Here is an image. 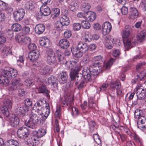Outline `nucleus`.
<instances>
[{
  "label": "nucleus",
  "mask_w": 146,
  "mask_h": 146,
  "mask_svg": "<svg viewBox=\"0 0 146 146\" xmlns=\"http://www.w3.org/2000/svg\"><path fill=\"white\" fill-rule=\"evenodd\" d=\"M134 140L139 144L140 145H142V141L140 138L137 135L134 133L132 135Z\"/></svg>",
  "instance_id": "45"
},
{
  "label": "nucleus",
  "mask_w": 146,
  "mask_h": 146,
  "mask_svg": "<svg viewBox=\"0 0 146 146\" xmlns=\"http://www.w3.org/2000/svg\"><path fill=\"white\" fill-rule=\"evenodd\" d=\"M6 145V146H19L17 141L13 139H10L7 141Z\"/></svg>",
  "instance_id": "39"
},
{
  "label": "nucleus",
  "mask_w": 146,
  "mask_h": 146,
  "mask_svg": "<svg viewBox=\"0 0 146 146\" xmlns=\"http://www.w3.org/2000/svg\"><path fill=\"white\" fill-rule=\"evenodd\" d=\"M30 31V28L29 27L25 26L23 28V33L25 35L29 34Z\"/></svg>",
  "instance_id": "51"
},
{
  "label": "nucleus",
  "mask_w": 146,
  "mask_h": 146,
  "mask_svg": "<svg viewBox=\"0 0 146 146\" xmlns=\"http://www.w3.org/2000/svg\"><path fill=\"white\" fill-rule=\"evenodd\" d=\"M82 7L83 10L86 12L90 9V6L88 3H84L82 5Z\"/></svg>",
  "instance_id": "49"
},
{
  "label": "nucleus",
  "mask_w": 146,
  "mask_h": 146,
  "mask_svg": "<svg viewBox=\"0 0 146 146\" xmlns=\"http://www.w3.org/2000/svg\"><path fill=\"white\" fill-rule=\"evenodd\" d=\"M82 62L84 64L88 63L89 62V58L88 55L84 56L82 59Z\"/></svg>",
  "instance_id": "61"
},
{
  "label": "nucleus",
  "mask_w": 146,
  "mask_h": 146,
  "mask_svg": "<svg viewBox=\"0 0 146 146\" xmlns=\"http://www.w3.org/2000/svg\"><path fill=\"white\" fill-rule=\"evenodd\" d=\"M39 55L38 51H32L29 53V58L30 60L33 62L38 58Z\"/></svg>",
  "instance_id": "22"
},
{
  "label": "nucleus",
  "mask_w": 146,
  "mask_h": 146,
  "mask_svg": "<svg viewBox=\"0 0 146 146\" xmlns=\"http://www.w3.org/2000/svg\"><path fill=\"white\" fill-rule=\"evenodd\" d=\"M110 86L111 89L116 90L117 95H120L121 94L122 91L120 89L121 84L119 81L116 80L111 82Z\"/></svg>",
  "instance_id": "10"
},
{
  "label": "nucleus",
  "mask_w": 146,
  "mask_h": 146,
  "mask_svg": "<svg viewBox=\"0 0 146 146\" xmlns=\"http://www.w3.org/2000/svg\"><path fill=\"white\" fill-rule=\"evenodd\" d=\"M64 26L60 21H57L56 22L54 25V29L55 30L58 31H60L63 30V27Z\"/></svg>",
  "instance_id": "40"
},
{
  "label": "nucleus",
  "mask_w": 146,
  "mask_h": 146,
  "mask_svg": "<svg viewBox=\"0 0 146 146\" xmlns=\"http://www.w3.org/2000/svg\"><path fill=\"white\" fill-rule=\"evenodd\" d=\"M56 54L59 62L61 61L63 59L64 57L63 56V54L60 51H57Z\"/></svg>",
  "instance_id": "53"
},
{
  "label": "nucleus",
  "mask_w": 146,
  "mask_h": 146,
  "mask_svg": "<svg viewBox=\"0 0 146 146\" xmlns=\"http://www.w3.org/2000/svg\"><path fill=\"white\" fill-rule=\"evenodd\" d=\"M25 105L23 106L24 107L27 106L29 108V107L31 106L32 104V101L29 98L26 99L25 100Z\"/></svg>",
  "instance_id": "58"
},
{
  "label": "nucleus",
  "mask_w": 146,
  "mask_h": 146,
  "mask_svg": "<svg viewBox=\"0 0 146 146\" xmlns=\"http://www.w3.org/2000/svg\"><path fill=\"white\" fill-rule=\"evenodd\" d=\"M25 14L24 10L23 9H20L14 13L13 16L16 21H20L23 18Z\"/></svg>",
  "instance_id": "13"
},
{
  "label": "nucleus",
  "mask_w": 146,
  "mask_h": 146,
  "mask_svg": "<svg viewBox=\"0 0 146 146\" xmlns=\"http://www.w3.org/2000/svg\"><path fill=\"white\" fill-rule=\"evenodd\" d=\"M69 110H70L72 111V115H77L78 114V110L77 108L75 107H73L72 106L70 107L69 109H68Z\"/></svg>",
  "instance_id": "59"
},
{
  "label": "nucleus",
  "mask_w": 146,
  "mask_h": 146,
  "mask_svg": "<svg viewBox=\"0 0 146 146\" xmlns=\"http://www.w3.org/2000/svg\"><path fill=\"white\" fill-rule=\"evenodd\" d=\"M59 43L60 46L63 49L68 48L70 45V43L68 41L64 38L60 40L59 41Z\"/></svg>",
  "instance_id": "27"
},
{
  "label": "nucleus",
  "mask_w": 146,
  "mask_h": 146,
  "mask_svg": "<svg viewBox=\"0 0 146 146\" xmlns=\"http://www.w3.org/2000/svg\"><path fill=\"white\" fill-rule=\"evenodd\" d=\"M37 136L38 137L40 138L44 136L46 134V131L44 129H40L38 131H35Z\"/></svg>",
  "instance_id": "44"
},
{
  "label": "nucleus",
  "mask_w": 146,
  "mask_h": 146,
  "mask_svg": "<svg viewBox=\"0 0 146 146\" xmlns=\"http://www.w3.org/2000/svg\"><path fill=\"white\" fill-rule=\"evenodd\" d=\"M140 7L143 11H146V0L142 1L140 4Z\"/></svg>",
  "instance_id": "57"
},
{
  "label": "nucleus",
  "mask_w": 146,
  "mask_h": 146,
  "mask_svg": "<svg viewBox=\"0 0 146 146\" xmlns=\"http://www.w3.org/2000/svg\"><path fill=\"white\" fill-rule=\"evenodd\" d=\"M59 82L61 84H64L66 82L68 75L66 72L62 71L59 74Z\"/></svg>",
  "instance_id": "25"
},
{
  "label": "nucleus",
  "mask_w": 146,
  "mask_h": 146,
  "mask_svg": "<svg viewBox=\"0 0 146 146\" xmlns=\"http://www.w3.org/2000/svg\"><path fill=\"white\" fill-rule=\"evenodd\" d=\"M140 111L139 110H136L134 112V117L135 119H137L138 120L141 116L140 115Z\"/></svg>",
  "instance_id": "60"
},
{
  "label": "nucleus",
  "mask_w": 146,
  "mask_h": 146,
  "mask_svg": "<svg viewBox=\"0 0 146 146\" xmlns=\"http://www.w3.org/2000/svg\"><path fill=\"white\" fill-rule=\"evenodd\" d=\"M121 12L123 15H125L128 13V9L127 7L125 6L123 7L121 9Z\"/></svg>",
  "instance_id": "64"
},
{
  "label": "nucleus",
  "mask_w": 146,
  "mask_h": 146,
  "mask_svg": "<svg viewBox=\"0 0 146 146\" xmlns=\"http://www.w3.org/2000/svg\"><path fill=\"white\" fill-rule=\"evenodd\" d=\"M134 92L136 93L137 98L139 100H143L146 96V90L141 85L137 86Z\"/></svg>",
  "instance_id": "6"
},
{
  "label": "nucleus",
  "mask_w": 146,
  "mask_h": 146,
  "mask_svg": "<svg viewBox=\"0 0 146 146\" xmlns=\"http://www.w3.org/2000/svg\"><path fill=\"white\" fill-rule=\"evenodd\" d=\"M28 48L29 49L35 51L36 48V46L34 43L31 42L28 44Z\"/></svg>",
  "instance_id": "56"
},
{
  "label": "nucleus",
  "mask_w": 146,
  "mask_h": 146,
  "mask_svg": "<svg viewBox=\"0 0 146 146\" xmlns=\"http://www.w3.org/2000/svg\"><path fill=\"white\" fill-rule=\"evenodd\" d=\"M53 16L54 17H58L60 14V10L57 8H54L53 10Z\"/></svg>",
  "instance_id": "50"
},
{
  "label": "nucleus",
  "mask_w": 146,
  "mask_h": 146,
  "mask_svg": "<svg viewBox=\"0 0 146 146\" xmlns=\"http://www.w3.org/2000/svg\"><path fill=\"white\" fill-rule=\"evenodd\" d=\"M45 29V26L42 24H38L35 28V32L39 34H40L44 32Z\"/></svg>",
  "instance_id": "29"
},
{
  "label": "nucleus",
  "mask_w": 146,
  "mask_h": 146,
  "mask_svg": "<svg viewBox=\"0 0 146 146\" xmlns=\"http://www.w3.org/2000/svg\"><path fill=\"white\" fill-rule=\"evenodd\" d=\"M113 40L114 39L110 36H107L105 37L104 44L105 46L108 49L112 48L113 46Z\"/></svg>",
  "instance_id": "17"
},
{
  "label": "nucleus",
  "mask_w": 146,
  "mask_h": 146,
  "mask_svg": "<svg viewBox=\"0 0 146 146\" xmlns=\"http://www.w3.org/2000/svg\"><path fill=\"white\" fill-rule=\"evenodd\" d=\"M138 39L137 37L135 36L131 38L125 39L123 40L124 46L127 50L134 46L137 43Z\"/></svg>",
  "instance_id": "4"
},
{
  "label": "nucleus",
  "mask_w": 146,
  "mask_h": 146,
  "mask_svg": "<svg viewBox=\"0 0 146 146\" xmlns=\"http://www.w3.org/2000/svg\"><path fill=\"white\" fill-rule=\"evenodd\" d=\"M17 64L21 68L24 65V62L25 58L23 56H19L16 57Z\"/></svg>",
  "instance_id": "34"
},
{
  "label": "nucleus",
  "mask_w": 146,
  "mask_h": 146,
  "mask_svg": "<svg viewBox=\"0 0 146 146\" xmlns=\"http://www.w3.org/2000/svg\"><path fill=\"white\" fill-rule=\"evenodd\" d=\"M78 48L82 52H85L88 48V46L86 43L84 42H80L78 45Z\"/></svg>",
  "instance_id": "30"
},
{
  "label": "nucleus",
  "mask_w": 146,
  "mask_h": 146,
  "mask_svg": "<svg viewBox=\"0 0 146 146\" xmlns=\"http://www.w3.org/2000/svg\"><path fill=\"white\" fill-rule=\"evenodd\" d=\"M71 51L73 54L76 57L80 58L83 55L82 52L78 48H73L71 49Z\"/></svg>",
  "instance_id": "31"
},
{
  "label": "nucleus",
  "mask_w": 146,
  "mask_h": 146,
  "mask_svg": "<svg viewBox=\"0 0 146 146\" xmlns=\"http://www.w3.org/2000/svg\"><path fill=\"white\" fill-rule=\"evenodd\" d=\"M37 89L39 93H45L46 94L48 93V91L46 89V87L44 85H42L38 88H37Z\"/></svg>",
  "instance_id": "42"
},
{
  "label": "nucleus",
  "mask_w": 146,
  "mask_h": 146,
  "mask_svg": "<svg viewBox=\"0 0 146 146\" xmlns=\"http://www.w3.org/2000/svg\"><path fill=\"white\" fill-rule=\"evenodd\" d=\"M102 60V57L101 56L99 55L94 57L93 59L94 62L93 66L96 67H100L102 64L103 61Z\"/></svg>",
  "instance_id": "19"
},
{
  "label": "nucleus",
  "mask_w": 146,
  "mask_h": 146,
  "mask_svg": "<svg viewBox=\"0 0 146 146\" xmlns=\"http://www.w3.org/2000/svg\"><path fill=\"white\" fill-rule=\"evenodd\" d=\"M44 108L42 107V102L41 100H38L36 102L32 108L31 112L32 113H37L40 116H42L45 115V111L44 112Z\"/></svg>",
  "instance_id": "3"
},
{
  "label": "nucleus",
  "mask_w": 146,
  "mask_h": 146,
  "mask_svg": "<svg viewBox=\"0 0 146 146\" xmlns=\"http://www.w3.org/2000/svg\"><path fill=\"white\" fill-rule=\"evenodd\" d=\"M45 108V115L42 116H40L38 114L32 112L29 115V119L28 121H26L25 124L29 128L34 129L35 127L36 124L39 123H43L46 119L50 113V108L49 104H46Z\"/></svg>",
  "instance_id": "2"
},
{
  "label": "nucleus",
  "mask_w": 146,
  "mask_h": 146,
  "mask_svg": "<svg viewBox=\"0 0 146 146\" xmlns=\"http://www.w3.org/2000/svg\"><path fill=\"white\" fill-rule=\"evenodd\" d=\"M88 21H82L81 25L83 28L86 29H88L90 27V24Z\"/></svg>",
  "instance_id": "48"
},
{
  "label": "nucleus",
  "mask_w": 146,
  "mask_h": 146,
  "mask_svg": "<svg viewBox=\"0 0 146 146\" xmlns=\"http://www.w3.org/2000/svg\"><path fill=\"white\" fill-rule=\"evenodd\" d=\"M81 25L78 23H75L73 25V29L75 31H78L81 29Z\"/></svg>",
  "instance_id": "52"
},
{
  "label": "nucleus",
  "mask_w": 146,
  "mask_h": 146,
  "mask_svg": "<svg viewBox=\"0 0 146 146\" xmlns=\"http://www.w3.org/2000/svg\"><path fill=\"white\" fill-rule=\"evenodd\" d=\"M112 28L111 24L108 22H105L102 25V31L104 35H106L109 33Z\"/></svg>",
  "instance_id": "16"
},
{
  "label": "nucleus",
  "mask_w": 146,
  "mask_h": 146,
  "mask_svg": "<svg viewBox=\"0 0 146 146\" xmlns=\"http://www.w3.org/2000/svg\"><path fill=\"white\" fill-rule=\"evenodd\" d=\"M1 72L2 74L7 76L9 78H14L17 76V70L11 68H8L1 69Z\"/></svg>",
  "instance_id": "7"
},
{
  "label": "nucleus",
  "mask_w": 146,
  "mask_h": 146,
  "mask_svg": "<svg viewBox=\"0 0 146 146\" xmlns=\"http://www.w3.org/2000/svg\"><path fill=\"white\" fill-rule=\"evenodd\" d=\"M40 11L42 14L44 16L49 15L51 12L50 8L45 5H42L40 8Z\"/></svg>",
  "instance_id": "24"
},
{
  "label": "nucleus",
  "mask_w": 146,
  "mask_h": 146,
  "mask_svg": "<svg viewBox=\"0 0 146 146\" xmlns=\"http://www.w3.org/2000/svg\"><path fill=\"white\" fill-rule=\"evenodd\" d=\"M52 68L48 66H41L39 69L40 73L43 75L50 74L52 72Z\"/></svg>",
  "instance_id": "18"
},
{
  "label": "nucleus",
  "mask_w": 146,
  "mask_h": 146,
  "mask_svg": "<svg viewBox=\"0 0 146 146\" xmlns=\"http://www.w3.org/2000/svg\"><path fill=\"white\" fill-rule=\"evenodd\" d=\"M31 40L30 38L27 36H24L22 43L24 44H28L31 42Z\"/></svg>",
  "instance_id": "55"
},
{
  "label": "nucleus",
  "mask_w": 146,
  "mask_h": 146,
  "mask_svg": "<svg viewBox=\"0 0 146 146\" xmlns=\"http://www.w3.org/2000/svg\"><path fill=\"white\" fill-rule=\"evenodd\" d=\"M23 86L22 81L20 79H15L11 84L9 88V90L11 91H15Z\"/></svg>",
  "instance_id": "9"
},
{
  "label": "nucleus",
  "mask_w": 146,
  "mask_h": 146,
  "mask_svg": "<svg viewBox=\"0 0 146 146\" xmlns=\"http://www.w3.org/2000/svg\"><path fill=\"white\" fill-rule=\"evenodd\" d=\"M114 61V60L113 58L109 59L106 63H103V67L106 70H108L110 68Z\"/></svg>",
  "instance_id": "36"
},
{
  "label": "nucleus",
  "mask_w": 146,
  "mask_h": 146,
  "mask_svg": "<svg viewBox=\"0 0 146 146\" xmlns=\"http://www.w3.org/2000/svg\"><path fill=\"white\" fill-rule=\"evenodd\" d=\"M19 121L18 118L17 117H15L11 119L10 123L12 126L16 127L19 124Z\"/></svg>",
  "instance_id": "38"
},
{
  "label": "nucleus",
  "mask_w": 146,
  "mask_h": 146,
  "mask_svg": "<svg viewBox=\"0 0 146 146\" xmlns=\"http://www.w3.org/2000/svg\"><path fill=\"white\" fill-rule=\"evenodd\" d=\"M17 133L19 138H23L28 137L29 134V131L26 127H22L18 130Z\"/></svg>",
  "instance_id": "12"
},
{
  "label": "nucleus",
  "mask_w": 146,
  "mask_h": 146,
  "mask_svg": "<svg viewBox=\"0 0 146 146\" xmlns=\"http://www.w3.org/2000/svg\"><path fill=\"white\" fill-rule=\"evenodd\" d=\"M24 36H21L19 35H17L15 36L16 40L18 42L22 43Z\"/></svg>",
  "instance_id": "54"
},
{
  "label": "nucleus",
  "mask_w": 146,
  "mask_h": 146,
  "mask_svg": "<svg viewBox=\"0 0 146 146\" xmlns=\"http://www.w3.org/2000/svg\"><path fill=\"white\" fill-rule=\"evenodd\" d=\"M9 82V80L6 76L2 75L0 76V84L2 85L7 86Z\"/></svg>",
  "instance_id": "32"
},
{
  "label": "nucleus",
  "mask_w": 146,
  "mask_h": 146,
  "mask_svg": "<svg viewBox=\"0 0 146 146\" xmlns=\"http://www.w3.org/2000/svg\"><path fill=\"white\" fill-rule=\"evenodd\" d=\"M40 45L45 47H50L51 45V42L50 40L46 37L42 38L39 40Z\"/></svg>",
  "instance_id": "21"
},
{
  "label": "nucleus",
  "mask_w": 146,
  "mask_h": 146,
  "mask_svg": "<svg viewBox=\"0 0 146 146\" xmlns=\"http://www.w3.org/2000/svg\"><path fill=\"white\" fill-rule=\"evenodd\" d=\"M138 41L141 42L146 38V30H144L138 34L136 36Z\"/></svg>",
  "instance_id": "33"
},
{
  "label": "nucleus",
  "mask_w": 146,
  "mask_h": 146,
  "mask_svg": "<svg viewBox=\"0 0 146 146\" xmlns=\"http://www.w3.org/2000/svg\"><path fill=\"white\" fill-rule=\"evenodd\" d=\"M73 98L72 96H65L62 103L64 105L63 106L68 107V109H69L73 105Z\"/></svg>",
  "instance_id": "14"
},
{
  "label": "nucleus",
  "mask_w": 146,
  "mask_h": 146,
  "mask_svg": "<svg viewBox=\"0 0 146 146\" xmlns=\"http://www.w3.org/2000/svg\"><path fill=\"white\" fill-rule=\"evenodd\" d=\"M12 103L9 99L6 100L4 102V106H3L1 110L3 115L6 117H8L9 115L8 110L11 109L12 108Z\"/></svg>",
  "instance_id": "5"
},
{
  "label": "nucleus",
  "mask_w": 146,
  "mask_h": 146,
  "mask_svg": "<svg viewBox=\"0 0 146 146\" xmlns=\"http://www.w3.org/2000/svg\"><path fill=\"white\" fill-rule=\"evenodd\" d=\"M96 14L93 12H88L85 13V20L87 21H93L96 19Z\"/></svg>",
  "instance_id": "23"
},
{
  "label": "nucleus",
  "mask_w": 146,
  "mask_h": 146,
  "mask_svg": "<svg viewBox=\"0 0 146 146\" xmlns=\"http://www.w3.org/2000/svg\"><path fill=\"white\" fill-rule=\"evenodd\" d=\"M2 54L4 57H6L8 55L11 54L12 52L10 48L9 47L6 46L5 45H3L1 48Z\"/></svg>",
  "instance_id": "26"
},
{
  "label": "nucleus",
  "mask_w": 146,
  "mask_h": 146,
  "mask_svg": "<svg viewBox=\"0 0 146 146\" xmlns=\"http://www.w3.org/2000/svg\"><path fill=\"white\" fill-rule=\"evenodd\" d=\"M47 62L50 65L54 64L56 62L55 55L54 53L51 49L47 50L46 51Z\"/></svg>",
  "instance_id": "8"
},
{
  "label": "nucleus",
  "mask_w": 146,
  "mask_h": 146,
  "mask_svg": "<svg viewBox=\"0 0 146 146\" xmlns=\"http://www.w3.org/2000/svg\"><path fill=\"white\" fill-rule=\"evenodd\" d=\"M34 84L33 81L28 78L27 79L25 82V84L27 86H30L33 85Z\"/></svg>",
  "instance_id": "62"
},
{
  "label": "nucleus",
  "mask_w": 146,
  "mask_h": 146,
  "mask_svg": "<svg viewBox=\"0 0 146 146\" xmlns=\"http://www.w3.org/2000/svg\"><path fill=\"white\" fill-rule=\"evenodd\" d=\"M60 21L64 26L68 25L70 21L67 17L65 15H63L60 19Z\"/></svg>",
  "instance_id": "35"
},
{
  "label": "nucleus",
  "mask_w": 146,
  "mask_h": 146,
  "mask_svg": "<svg viewBox=\"0 0 146 146\" xmlns=\"http://www.w3.org/2000/svg\"><path fill=\"white\" fill-rule=\"evenodd\" d=\"M29 108L27 106L24 107L23 105L17 106L15 109L16 113L19 116H24L26 112L29 110Z\"/></svg>",
  "instance_id": "11"
},
{
  "label": "nucleus",
  "mask_w": 146,
  "mask_h": 146,
  "mask_svg": "<svg viewBox=\"0 0 146 146\" xmlns=\"http://www.w3.org/2000/svg\"><path fill=\"white\" fill-rule=\"evenodd\" d=\"M132 31V27L131 26L129 25H126L125 26L124 30L122 31L121 33L123 40L125 39H128L127 38L129 36Z\"/></svg>",
  "instance_id": "15"
},
{
  "label": "nucleus",
  "mask_w": 146,
  "mask_h": 146,
  "mask_svg": "<svg viewBox=\"0 0 146 146\" xmlns=\"http://www.w3.org/2000/svg\"><path fill=\"white\" fill-rule=\"evenodd\" d=\"M137 126L141 129H145L146 128V118L141 116L137 121Z\"/></svg>",
  "instance_id": "20"
},
{
  "label": "nucleus",
  "mask_w": 146,
  "mask_h": 146,
  "mask_svg": "<svg viewBox=\"0 0 146 146\" xmlns=\"http://www.w3.org/2000/svg\"><path fill=\"white\" fill-rule=\"evenodd\" d=\"M130 18L131 19H134L138 17L139 13L136 9L134 7H131L130 9Z\"/></svg>",
  "instance_id": "28"
},
{
  "label": "nucleus",
  "mask_w": 146,
  "mask_h": 146,
  "mask_svg": "<svg viewBox=\"0 0 146 146\" xmlns=\"http://www.w3.org/2000/svg\"><path fill=\"white\" fill-rule=\"evenodd\" d=\"M48 84H51L53 85L56 84L57 82L56 78L53 76H51L48 78Z\"/></svg>",
  "instance_id": "47"
},
{
  "label": "nucleus",
  "mask_w": 146,
  "mask_h": 146,
  "mask_svg": "<svg viewBox=\"0 0 146 146\" xmlns=\"http://www.w3.org/2000/svg\"><path fill=\"white\" fill-rule=\"evenodd\" d=\"M66 68L71 70L70 74L72 80L75 79L76 81V85L79 84L78 89H80L85 85L86 83L90 80L92 78V75H97L99 73L98 70L94 69L92 72H88L86 70H84L82 72V77L77 76L78 73L80 70L81 66L79 62L76 61H68L65 64Z\"/></svg>",
  "instance_id": "1"
},
{
  "label": "nucleus",
  "mask_w": 146,
  "mask_h": 146,
  "mask_svg": "<svg viewBox=\"0 0 146 146\" xmlns=\"http://www.w3.org/2000/svg\"><path fill=\"white\" fill-rule=\"evenodd\" d=\"M145 77L146 78V70L141 72L138 73L137 75V78L140 80H141Z\"/></svg>",
  "instance_id": "43"
},
{
  "label": "nucleus",
  "mask_w": 146,
  "mask_h": 146,
  "mask_svg": "<svg viewBox=\"0 0 146 146\" xmlns=\"http://www.w3.org/2000/svg\"><path fill=\"white\" fill-rule=\"evenodd\" d=\"M25 8L28 10H32L35 8L34 3L31 1H28L25 3Z\"/></svg>",
  "instance_id": "37"
},
{
  "label": "nucleus",
  "mask_w": 146,
  "mask_h": 146,
  "mask_svg": "<svg viewBox=\"0 0 146 146\" xmlns=\"http://www.w3.org/2000/svg\"><path fill=\"white\" fill-rule=\"evenodd\" d=\"M11 29L15 32L19 31L21 30V26L20 24L18 23H15L12 25Z\"/></svg>",
  "instance_id": "41"
},
{
  "label": "nucleus",
  "mask_w": 146,
  "mask_h": 146,
  "mask_svg": "<svg viewBox=\"0 0 146 146\" xmlns=\"http://www.w3.org/2000/svg\"><path fill=\"white\" fill-rule=\"evenodd\" d=\"M96 125V123L93 121H91L89 123L90 130L91 132H93L94 130V127Z\"/></svg>",
  "instance_id": "63"
},
{
  "label": "nucleus",
  "mask_w": 146,
  "mask_h": 146,
  "mask_svg": "<svg viewBox=\"0 0 146 146\" xmlns=\"http://www.w3.org/2000/svg\"><path fill=\"white\" fill-rule=\"evenodd\" d=\"M8 6L6 3L0 0V10L5 11L7 9Z\"/></svg>",
  "instance_id": "46"
}]
</instances>
